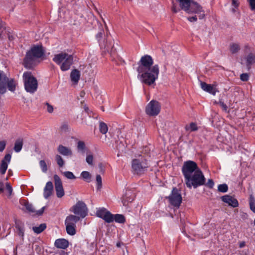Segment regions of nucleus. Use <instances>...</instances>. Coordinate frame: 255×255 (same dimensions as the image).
<instances>
[{
  "instance_id": "1",
  "label": "nucleus",
  "mask_w": 255,
  "mask_h": 255,
  "mask_svg": "<svg viewBox=\"0 0 255 255\" xmlns=\"http://www.w3.org/2000/svg\"><path fill=\"white\" fill-rule=\"evenodd\" d=\"M153 60L151 56L145 55L141 57L136 69L137 78L142 83L148 86L154 84L159 74V66L157 64L153 65Z\"/></svg>"
},
{
  "instance_id": "2",
  "label": "nucleus",
  "mask_w": 255,
  "mask_h": 255,
  "mask_svg": "<svg viewBox=\"0 0 255 255\" xmlns=\"http://www.w3.org/2000/svg\"><path fill=\"white\" fill-rule=\"evenodd\" d=\"M176 1L179 4V7H177L174 1H172L171 10L173 12L177 13L180 9H182L188 13H197L200 19L205 17L204 11L197 2L192 0H176Z\"/></svg>"
},
{
  "instance_id": "3",
  "label": "nucleus",
  "mask_w": 255,
  "mask_h": 255,
  "mask_svg": "<svg viewBox=\"0 0 255 255\" xmlns=\"http://www.w3.org/2000/svg\"><path fill=\"white\" fill-rule=\"evenodd\" d=\"M45 54V50L41 44H34L28 50L23 60V65L27 69H32L36 65L37 59Z\"/></svg>"
},
{
  "instance_id": "4",
  "label": "nucleus",
  "mask_w": 255,
  "mask_h": 255,
  "mask_svg": "<svg viewBox=\"0 0 255 255\" xmlns=\"http://www.w3.org/2000/svg\"><path fill=\"white\" fill-rule=\"evenodd\" d=\"M53 61L58 65H60V69L62 71L68 70L73 63V57L72 55L62 52L55 54Z\"/></svg>"
},
{
  "instance_id": "5",
  "label": "nucleus",
  "mask_w": 255,
  "mask_h": 255,
  "mask_svg": "<svg viewBox=\"0 0 255 255\" xmlns=\"http://www.w3.org/2000/svg\"><path fill=\"white\" fill-rule=\"evenodd\" d=\"M185 182L188 188L191 189L193 187L196 189L205 184L206 178L201 169H199L185 180Z\"/></svg>"
},
{
  "instance_id": "6",
  "label": "nucleus",
  "mask_w": 255,
  "mask_h": 255,
  "mask_svg": "<svg viewBox=\"0 0 255 255\" xmlns=\"http://www.w3.org/2000/svg\"><path fill=\"white\" fill-rule=\"evenodd\" d=\"M149 163L145 157L140 156L131 161V169L134 174H144L149 167Z\"/></svg>"
},
{
  "instance_id": "7",
  "label": "nucleus",
  "mask_w": 255,
  "mask_h": 255,
  "mask_svg": "<svg viewBox=\"0 0 255 255\" xmlns=\"http://www.w3.org/2000/svg\"><path fill=\"white\" fill-rule=\"evenodd\" d=\"M25 90L30 93H34L37 89L38 82L31 72H25L23 74Z\"/></svg>"
},
{
  "instance_id": "8",
  "label": "nucleus",
  "mask_w": 255,
  "mask_h": 255,
  "mask_svg": "<svg viewBox=\"0 0 255 255\" xmlns=\"http://www.w3.org/2000/svg\"><path fill=\"white\" fill-rule=\"evenodd\" d=\"M199 169H200L195 162L191 160L184 162L182 167V172L184 175L185 180Z\"/></svg>"
},
{
  "instance_id": "9",
  "label": "nucleus",
  "mask_w": 255,
  "mask_h": 255,
  "mask_svg": "<svg viewBox=\"0 0 255 255\" xmlns=\"http://www.w3.org/2000/svg\"><path fill=\"white\" fill-rule=\"evenodd\" d=\"M70 211L73 212L77 216L84 218L88 214V209L86 205L83 201H78L77 203L73 206Z\"/></svg>"
},
{
  "instance_id": "10",
  "label": "nucleus",
  "mask_w": 255,
  "mask_h": 255,
  "mask_svg": "<svg viewBox=\"0 0 255 255\" xmlns=\"http://www.w3.org/2000/svg\"><path fill=\"white\" fill-rule=\"evenodd\" d=\"M166 198L168 199L171 205L177 208L180 207L182 203L181 194L180 191L176 187L173 188L171 194Z\"/></svg>"
},
{
  "instance_id": "11",
  "label": "nucleus",
  "mask_w": 255,
  "mask_h": 255,
  "mask_svg": "<svg viewBox=\"0 0 255 255\" xmlns=\"http://www.w3.org/2000/svg\"><path fill=\"white\" fill-rule=\"evenodd\" d=\"M100 47L104 52H108L110 54L116 55V49L114 48V40L111 36L107 34L106 38L104 42H100Z\"/></svg>"
},
{
  "instance_id": "12",
  "label": "nucleus",
  "mask_w": 255,
  "mask_h": 255,
  "mask_svg": "<svg viewBox=\"0 0 255 255\" xmlns=\"http://www.w3.org/2000/svg\"><path fill=\"white\" fill-rule=\"evenodd\" d=\"M160 111V105L159 103L155 100L151 101L146 106L145 112L150 116L157 115Z\"/></svg>"
},
{
  "instance_id": "13",
  "label": "nucleus",
  "mask_w": 255,
  "mask_h": 255,
  "mask_svg": "<svg viewBox=\"0 0 255 255\" xmlns=\"http://www.w3.org/2000/svg\"><path fill=\"white\" fill-rule=\"evenodd\" d=\"M54 180L56 195L58 198H61L64 195V191L62 181L60 177L56 174L54 175Z\"/></svg>"
},
{
  "instance_id": "14",
  "label": "nucleus",
  "mask_w": 255,
  "mask_h": 255,
  "mask_svg": "<svg viewBox=\"0 0 255 255\" xmlns=\"http://www.w3.org/2000/svg\"><path fill=\"white\" fill-rule=\"evenodd\" d=\"M89 16L97 23L98 26L100 28L99 31L96 35V38L98 40L99 45L100 46V42H104L105 40L107 34L106 35L102 24L101 23H99L96 20H95L94 16L92 14H90Z\"/></svg>"
},
{
  "instance_id": "15",
  "label": "nucleus",
  "mask_w": 255,
  "mask_h": 255,
  "mask_svg": "<svg viewBox=\"0 0 255 255\" xmlns=\"http://www.w3.org/2000/svg\"><path fill=\"white\" fill-rule=\"evenodd\" d=\"M135 196L134 193L131 190H126L125 193L122 197V203L124 206H127L131 203L134 199Z\"/></svg>"
},
{
  "instance_id": "16",
  "label": "nucleus",
  "mask_w": 255,
  "mask_h": 255,
  "mask_svg": "<svg viewBox=\"0 0 255 255\" xmlns=\"http://www.w3.org/2000/svg\"><path fill=\"white\" fill-rule=\"evenodd\" d=\"M221 199L223 202L227 203L229 206L233 208L237 207L239 206L238 200L230 195H225L222 196L221 197Z\"/></svg>"
},
{
  "instance_id": "17",
  "label": "nucleus",
  "mask_w": 255,
  "mask_h": 255,
  "mask_svg": "<svg viewBox=\"0 0 255 255\" xmlns=\"http://www.w3.org/2000/svg\"><path fill=\"white\" fill-rule=\"evenodd\" d=\"M8 78L6 74L0 70V94H3L6 92L5 84Z\"/></svg>"
},
{
  "instance_id": "18",
  "label": "nucleus",
  "mask_w": 255,
  "mask_h": 255,
  "mask_svg": "<svg viewBox=\"0 0 255 255\" xmlns=\"http://www.w3.org/2000/svg\"><path fill=\"white\" fill-rule=\"evenodd\" d=\"M11 155L9 153L5 155L3 159L1 160V163L0 166V173L1 174H4L7 168L8 163L10 161Z\"/></svg>"
},
{
  "instance_id": "19",
  "label": "nucleus",
  "mask_w": 255,
  "mask_h": 255,
  "mask_svg": "<svg viewBox=\"0 0 255 255\" xmlns=\"http://www.w3.org/2000/svg\"><path fill=\"white\" fill-rule=\"evenodd\" d=\"M57 151L59 154L65 156L71 157L73 155L71 149L62 144L58 146Z\"/></svg>"
},
{
  "instance_id": "20",
  "label": "nucleus",
  "mask_w": 255,
  "mask_h": 255,
  "mask_svg": "<svg viewBox=\"0 0 255 255\" xmlns=\"http://www.w3.org/2000/svg\"><path fill=\"white\" fill-rule=\"evenodd\" d=\"M24 206L26 209L28 211V212L31 213H35V214L37 216H40L42 215L45 208V207H43L41 209L38 211H36L34 209L33 205L29 203L28 202H26L24 204Z\"/></svg>"
},
{
  "instance_id": "21",
  "label": "nucleus",
  "mask_w": 255,
  "mask_h": 255,
  "mask_svg": "<svg viewBox=\"0 0 255 255\" xmlns=\"http://www.w3.org/2000/svg\"><path fill=\"white\" fill-rule=\"evenodd\" d=\"M80 217L76 215H70L68 216L65 221V225L76 226V223L80 220Z\"/></svg>"
},
{
  "instance_id": "22",
  "label": "nucleus",
  "mask_w": 255,
  "mask_h": 255,
  "mask_svg": "<svg viewBox=\"0 0 255 255\" xmlns=\"http://www.w3.org/2000/svg\"><path fill=\"white\" fill-rule=\"evenodd\" d=\"M54 246L58 249H66L69 246V242L65 239H58L55 240Z\"/></svg>"
},
{
  "instance_id": "23",
  "label": "nucleus",
  "mask_w": 255,
  "mask_h": 255,
  "mask_svg": "<svg viewBox=\"0 0 255 255\" xmlns=\"http://www.w3.org/2000/svg\"><path fill=\"white\" fill-rule=\"evenodd\" d=\"M53 186L51 181L47 182L44 189L43 196L45 199L48 198L52 194Z\"/></svg>"
},
{
  "instance_id": "24",
  "label": "nucleus",
  "mask_w": 255,
  "mask_h": 255,
  "mask_svg": "<svg viewBox=\"0 0 255 255\" xmlns=\"http://www.w3.org/2000/svg\"><path fill=\"white\" fill-rule=\"evenodd\" d=\"M201 88L205 91L213 95L216 93V89L211 84H208L204 82H201L200 83Z\"/></svg>"
},
{
  "instance_id": "25",
  "label": "nucleus",
  "mask_w": 255,
  "mask_h": 255,
  "mask_svg": "<svg viewBox=\"0 0 255 255\" xmlns=\"http://www.w3.org/2000/svg\"><path fill=\"white\" fill-rule=\"evenodd\" d=\"M80 71L75 69L71 72L70 78L72 82L75 84H77L80 78Z\"/></svg>"
},
{
  "instance_id": "26",
  "label": "nucleus",
  "mask_w": 255,
  "mask_h": 255,
  "mask_svg": "<svg viewBox=\"0 0 255 255\" xmlns=\"http://www.w3.org/2000/svg\"><path fill=\"white\" fill-rule=\"evenodd\" d=\"M246 65L248 70L251 68L253 64L255 63V55L252 53H249L246 58Z\"/></svg>"
},
{
  "instance_id": "27",
  "label": "nucleus",
  "mask_w": 255,
  "mask_h": 255,
  "mask_svg": "<svg viewBox=\"0 0 255 255\" xmlns=\"http://www.w3.org/2000/svg\"><path fill=\"white\" fill-rule=\"evenodd\" d=\"M16 84L13 79H10L7 80L5 84V89L6 87L8 90L11 92H14L15 90Z\"/></svg>"
},
{
  "instance_id": "28",
  "label": "nucleus",
  "mask_w": 255,
  "mask_h": 255,
  "mask_svg": "<svg viewBox=\"0 0 255 255\" xmlns=\"http://www.w3.org/2000/svg\"><path fill=\"white\" fill-rule=\"evenodd\" d=\"M22 146L23 140L19 138L15 141L13 149L16 152H19L21 150Z\"/></svg>"
},
{
  "instance_id": "29",
  "label": "nucleus",
  "mask_w": 255,
  "mask_h": 255,
  "mask_svg": "<svg viewBox=\"0 0 255 255\" xmlns=\"http://www.w3.org/2000/svg\"><path fill=\"white\" fill-rule=\"evenodd\" d=\"M77 148L78 152L84 154L86 149L85 143L83 141H79L77 142Z\"/></svg>"
},
{
  "instance_id": "30",
  "label": "nucleus",
  "mask_w": 255,
  "mask_h": 255,
  "mask_svg": "<svg viewBox=\"0 0 255 255\" xmlns=\"http://www.w3.org/2000/svg\"><path fill=\"white\" fill-rule=\"evenodd\" d=\"M103 220L108 223H111L114 221V215L109 211H107L106 215L104 216Z\"/></svg>"
},
{
  "instance_id": "31",
  "label": "nucleus",
  "mask_w": 255,
  "mask_h": 255,
  "mask_svg": "<svg viewBox=\"0 0 255 255\" xmlns=\"http://www.w3.org/2000/svg\"><path fill=\"white\" fill-rule=\"evenodd\" d=\"M46 228L45 224H41L38 227H33L32 230L34 233L40 234Z\"/></svg>"
},
{
  "instance_id": "32",
  "label": "nucleus",
  "mask_w": 255,
  "mask_h": 255,
  "mask_svg": "<svg viewBox=\"0 0 255 255\" xmlns=\"http://www.w3.org/2000/svg\"><path fill=\"white\" fill-rule=\"evenodd\" d=\"M249 205L251 211L255 213V198L253 194L250 195Z\"/></svg>"
},
{
  "instance_id": "33",
  "label": "nucleus",
  "mask_w": 255,
  "mask_h": 255,
  "mask_svg": "<svg viewBox=\"0 0 255 255\" xmlns=\"http://www.w3.org/2000/svg\"><path fill=\"white\" fill-rule=\"evenodd\" d=\"M66 226V230L67 234L71 236H73L76 234V226Z\"/></svg>"
},
{
  "instance_id": "34",
  "label": "nucleus",
  "mask_w": 255,
  "mask_h": 255,
  "mask_svg": "<svg viewBox=\"0 0 255 255\" xmlns=\"http://www.w3.org/2000/svg\"><path fill=\"white\" fill-rule=\"evenodd\" d=\"M114 221L117 223H124L126 221L124 216L121 214H116L114 215Z\"/></svg>"
},
{
  "instance_id": "35",
  "label": "nucleus",
  "mask_w": 255,
  "mask_h": 255,
  "mask_svg": "<svg viewBox=\"0 0 255 255\" xmlns=\"http://www.w3.org/2000/svg\"><path fill=\"white\" fill-rule=\"evenodd\" d=\"M81 176L82 178L87 182H90L91 180V175L90 173L86 171L82 172Z\"/></svg>"
},
{
  "instance_id": "36",
  "label": "nucleus",
  "mask_w": 255,
  "mask_h": 255,
  "mask_svg": "<svg viewBox=\"0 0 255 255\" xmlns=\"http://www.w3.org/2000/svg\"><path fill=\"white\" fill-rule=\"evenodd\" d=\"M240 49V46L237 43H232L230 46V50L232 54L237 53Z\"/></svg>"
},
{
  "instance_id": "37",
  "label": "nucleus",
  "mask_w": 255,
  "mask_h": 255,
  "mask_svg": "<svg viewBox=\"0 0 255 255\" xmlns=\"http://www.w3.org/2000/svg\"><path fill=\"white\" fill-rule=\"evenodd\" d=\"M99 129L102 134H106L108 130L107 125L103 122L100 123Z\"/></svg>"
},
{
  "instance_id": "38",
  "label": "nucleus",
  "mask_w": 255,
  "mask_h": 255,
  "mask_svg": "<svg viewBox=\"0 0 255 255\" xmlns=\"http://www.w3.org/2000/svg\"><path fill=\"white\" fill-rule=\"evenodd\" d=\"M198 129V127L195 123H191L190 125L186 126L185 127V129L187 131L190 130V131H195L197 130Z\"/></svg>"
},
{
  "instance_id": "39",
  "label": "nucleus",
  "mask_w": 255,
  "mask_h": 255,
  "mask_svg": "<svg viewBox=\"0 0 255 255\" xmlns=\"http://www.w3.org/2000/svg\"><path fill=\"white\" fill-rule=\"evenodd\" d=\"M93 159L94 156L93 154L91 152L87 153L86 161L89 165L92 166L93 165Z\"/></svg>"
},
{
  "instance_id": "40",
  "label": "nucleus",
  "mask_w": 255,
  "mask_h": 255,
  "mask_svg": "<svg viewBox=\"0 0 255 255\" xmlns=\"http://www.w3.org/2000/svg\"><path fill=\"white\" fill-rule=\"evenodd\" d=\"M107 211L108 210L104 208L99 209L97 211L96 215L98 217L103 219L104 216L106 215Z\"/></svg>"
},
{
  "instance_id": "41",
  "label": "nucleus",
  "mask_w": 255,
  "mask_h": 255,
  "mask_svg": "<svg viewBox=\"0 0 255 255\" xmlns=\"http://www.w3.org/2000/svg\"><path fill=\"white\" fill-rule=\"evenodd\" d=\"M55 160L57 162V164L60 167H62L64 165V161L61 156L59 154H56L55 155Z\"/></svg>"
},
{
  "instance_id": "42",
  "label": "nucleus",
  "mask_w": 255,
  "mask_h": 255,
  "mask_svg": "<svg viewBox=\"0 0 255 255\" xmlns=\"http://www.w3.org/2000/svg\"><path fill=\"white\" fill-rule=\"evenodd\" d=\"M218 191L222 193H226L228 191V186L227 184L224 183L220 184L218 186Z\"/></svg>"
},
{
  "instance_id": "43",
  "label": "nucleus",
  "mask_w": 255,
  "mask_h": 255,
  "mask_svg": "<svg viewBox=\"0 0 255 255\" xmlns=\"http://www.w3.org/2000/svg\"><path fill=\"white\" fill-rule=\"evenodd\" d=\"M63 175L65 177H66L67 179H75L76 178V176L73 174L72 172L70 171H65L63 173Z\"/></svg>"
},
{
  "instance_id": "44",
  "label": "nucleus",
  "mask_w": 255,
  "mask_h": 255,
  "mask_svg": "<svg viewBox=\"0 0 255 255\" xmlns=\"http://www.w3.org/2000/svg\"><path fill=\"white\" fill-rule=\"evenodd\" d=\"M39 165L42 172L45 173L47 171V166L45 161L41 160L39 161Z\"/></svg>"
},
{
  "instance_id": "45",
  "label": "nucleus",
  "mask_w": 255,
  "mask_h": 255,
  "mask_svg": "<svg viewBox=\"0 0 255 255\" xmlns=\"http://www.w3.org/2000/svg\"><path fill=\"white\" fill-rule=\"evenodd\" d=\"M96 180L97 185V189L99 190L102 188V180L101 175L99 174L97 175Z\"/></svg>"
},
{
  "instance_id": "46",
  "label": "nucleus",
  "mask_w": 255,
  "mask_h": 255,
  "mask_svg": "<svg viewBox=\"0 0 255 255\" xmlns=\"http://www.w3.org/2000/svg\"><path fill=\"white\" fill-rule=\"evenodd\" d=\"M16 228L18 230V234L21 237H23L24 235V230L23 227L20 225H16Z\"/></svg>"
},
{
  "instance_id": "47",
  "label": "nucleus",
  "mask_w": 255,
  "mask_h": 255,
  "mask_svg": "<svg viewBox=\"0 0 255 255\" xmlns=\"http://www.w3.org/2000/svg\"><path fill=\"white\" fill-rule=\"evenodd\" d=\"M249 75L248 73H242L240 75V79L244 82H247L249 80Z\"/></svg>"
},
{
  "instance_id": "48",
  "label": "nucleus",
  "mask_w": 255,
  "mask_h": 255,
  "mask_svg": "<svg viewBox=\"0 0 255 255\" xmlns=\"http://www.w3.org/2000/svg\"><path fill=\"white\" fill-rule=\"evenodd\" d=\"M206 186H207L210 189L213 188L214 185V181L212 179H209L208 180V182L207 183H205V184Z\"/></svg>"
},
{
  "instance_id": "49",
  "label": "nucleus",
  "mask_w": 255,
  "mask_h": 255,
  "mask_svg": "<svg viewBox=\"0 0 255 255\" xmlns=\"http://www.w3.org/2000/svg\"><path fill=\"white\" fill-rule=\"evenodd\" d=\"M6 142L5 140L0 141V152H2L5 148Z\"/></svg>"
},
{
  "instance_id": "50",
  "label": "nucleus",
  "mask_w": 255,
  "mask_h": 255,
  "mask_svg": "<svg viewBox=\"0 0 255 255\" xmlns=\"http://www.w3.org/2000/svg\"><path fill=\"white\" fill-rule=\"evenodd\" d=\"M252 10H255V0H248Z\"/></svg>"
},
{
  "instance_id": "51",
  "label": "nucleus",
  "mask_w": 255,
  "mask_h": 255,
  "mask_svg": "<svg viewBox=\"0 0 255 255\" xmlns=\"http://www.w3.org/2000/svg\"><path fill=\"white\" fill-rule=\"evenodd\" d=\"M5 23L0 18V32L2 33L5 30Z\"/></svg>"
},
{
  "instance_id": "52",
  "label": "nucleus",
  "mask_w": 255,
  "mask_h": 255,
  "mask_svg": "<svg viewBox=\"0 0 255 255\" xmlns=\"http://www.w3.org/2000/svg\"><path fill=\"white\" fill-rule=\"evenodd\" d=\"M218 104L223 108V110L226 111L228 109L227 106L221 100H220Z\"/></svg>"
},
{
  "instance_id": "53",
  "label": "nucleus",
  "mask_w": 255,
  "mask_h": 255,
  "mask_svg": "<svg viewBox=\"0 0 255 255\" xmlns=\"http://www.w3.org/2000/svg\"><path fill=\"white\" fill-rule=\"evenodd\" d=\"M6 189L8 192L9 196H10L12 194V188L11 186L10 185V184L8 183L6 184Z\"/></svg>"
},
{
  "instance_id": "54",
  "label": "nucleus",
  "mask_w": 255,
  "mask_h": 255,
  "mask_svg": "<svg viewBox=\"0 0 255 255\" xmlns=\"http://www.w3.org/2000/svg\"><path fill=\"white\" fill-rule=\"evenodd\" d=\"M46 105L47 107V112L49 113H52L53 111V107L51 105H50L48 103H46Z\"/></svg>"
},
{
  "instance_id": "55",
  "label": "nucleus",
  "mask_w": 255,
  "mask_h": 255,
  "mask_svg": "<svg viewBox=\"0 0 255 255\" xmlns=\"http://www.w3.org/2000/svg\"><path fill=\"white\" fill-rule=\"evenodd\" d=\"M68 128V125L66 124H64L62 125V126L60 127V130L61 131L66 132L67 131Z\"/></svg>"
},
{
  "instance_id": "56",
  "label": "nucleus",
  "mask_w": 255,
  "mask_h": 255,
  "mask_svg": "<svg viewBox=\"0 0 255 255\" xmlns=\"http://www.w3.org/2000/svg\"><path fill=\"white\" fill-rule=\"evenodd\" d=\"M188 20L190 22H195L197 20V17L196 15L188 17Z\"/></svg>"
},
{
  "instance_id": "57",
  "label": "nucleus",
  "mask_w": 255,
  "mask_h": 255,
  "mask_svg": "<svg viewBox=\"0 0 255 255\" xmlns=\"http://www.w3.org/2000/svg\"><path fill=\"white\" fill-rule=\"evenodd\" d=\"M232 4L235 7H237L239 5L238 0H232Z\"/></svg>"
},
{
  "instance_id": "58",
  "label": "nucleus",
  "mask_w": 255,
  "mask_h": 255,
  "mask_svg": "<svg viewBox=\"0 0 255 255\" xmlns=\"http://www.w3.org/2000/svg\"><path fill=\"white\" fill-rule=\"evenodd\" d=\"M4 191V185L2 182L0 181V194L2 193Z\"/></svg>"
},
{
  "instance_id": "59",
  "label": "nucleus",
  "mask_w": 255,
  "mask_h": 255,
  "mask_svg": "<svg viewBox=\"0 0 255 255\" xmlns=\"http://www.w3.org/2000/svg\"><path fill=\"white\" fill-rule=\"evenodd\" d=\"M245 245H246L245 242H242L240 243V244H239V247L240 248H243L245 246Z\"/></svg>"
},
{
  "instance_id": "60",
  "label": "nucleus",
  "mask_w": 255,
  "mask_h": 255,
  "mask_svg": "<svg viewBox=\"0 0 255 255\" xmlns=\"http://www.w3.org/2000/svg\"><path fill=\"white\" fill-rule=\"evenodd\" d=\"M59 255H68L67 253H66V252H65L64 251H62L60 253Z\"/></svg>"
},
{
  "instance_id": "61",
  "label": "nucleus",
  "mask_w": 255,
  "mask_h": 255,
  "mask_svg": "<svg viewBox=\"0 0 255 255\" xmlns=\"http://www.w3.org/2000/svg\"><path fill=\"white\" fill-rule=\"evenodd\" d=\"M8 38L9 40H12L14 38L12 35H10L9 34L8 35Z\"/></svg>"
},
{
  "instance_id": "62",
  "label": "nucleus",
  "mask_w": 255,
  "mask_h": 255,
  "mask_svg": "<svg viewBox=\"0 0 255 255\" xmlns=\"http://www.w3.org/2000/svg\"><path fill=\"white\" fill-rule=\"evenodd\" d=\"M64 1L70 3L74 1V0H63Z\"/></svg>"
},
{
  "instance_id": "63",
  "label": "nucleus",
  "mask_w": 255,
  "mask_h": 255,
  "mask_svg": "<svg viewBox=\"0 0 255 255\" xmlns=\"http://www.w3.org/2000/svg\"><path fill=\"white\" fill-rule=\"evenodd\" d=\"M85 111L89 114V112H88L89 109H88V107H85Z\"/></svg>"
},
{
  "instance_id": "64",
  "label": "nucleus",
  "mask_w": 255,
  "mask_h": 255,
  "mask_svg": "<svg viewBox=\"0 0 255 255\" xmlns=\"http://www.w3.org/2000/svg\"><path fill=\"white\" fill-rule=\"evenodd\" d=\"M84 94H85V93L83 91L81 92V93H80V96H83V95H84Z\"/></svg>"
}]
</instances>
